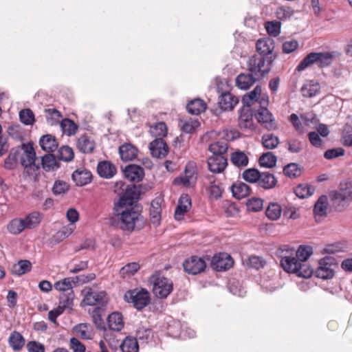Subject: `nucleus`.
<instances>
[{
	"label": "nucleus",
	"mask_w": 352,
	"mask_h": 352,
	"mask_svg": "<svg viewBox=\"0 0 352 352\" xmlns=\"http://www.w3.org/2000/svg\"><path fill=\"white\" fill-rule=\"evenodd\" d=\"M238 102L239 99L236 96L226 91L219 96L218 104L222 110L226 111L232 110Z\"/></svg>",
	"instance_id": "nucleus-20"
},
{
	"label": "nucleus",
	"mask_w": 352,
	"mask_h": 352,
	"mask_svg": "<svg viewBox=\"0 0 352 352\" xmlns=\"http://www.w3.org/2000/svg\"><path fill=\"white\" fill-rule=\"evenodd\" d=\"M258 77L252 73L241 74L236 78V83L241 89H249L256 80Z\"/></svg>",
	"instance_id": "nucleus-28"
},
{
	"label": "nucleus",
	"mask_w": 352,
	"mask_h": 352,
	"mask_svg": "<svg viewBox=\"0 0 352 352\" xmlns=\"http://www.w3.org/2000/svg\"><path fill=\"white\" fill-rule=\"evenodd\" d=\"M97 172L100 177L109 179L116 173V168L110 162L102 161L98 163Z\"/></svg>",
	"instance_id": "nucleus-24"
},
{
	"label": "nucleus",
	"mask_w": 352,
	"mask_h": 352,
	"mask_svg": "<svg viewBox=\"0 0 352 352\" xmlns=\"http://www.w3.org/2000/svg\"><path fill=\"white\" fill-rule=\"evenodd\" d=\"M113 212L114 215L118 217L122 230L132 232L142 229L145 225L143 216L135 210L133 207H121L120 210Z\"/></svg>",
	"instance_id": "nucleus-1"
},
{
	"label": "nucleus",
	"mask_w": 352,
	"mask_h": 352,
	"mask_svg": "<svg viewBox=\"0 0 352 352\" xmlns=\"http://www.w3.org/2000/svg\"><path fill=\"white\" fill-rule=\"evenodd\" d=\"M119 154L123 161H131L138 155V149L130 143H124L119 147Z\"/></svg>",
	"instance_id": "nucleus-25"
},
{
	"label": "nucleus",
	"mask_w": 352,
	"mask_h": 352,
	"mask_svg": "<svg viewBox=\"0 0 352 352\" xmlns=\"http://www.w3.org/2000/svg\"><path fill=\"white\" fill-rule=\"evenodd\" d=\"M36 153L31 145L23 146V153L21 157V162L25 168H32L35 166Z\"/></svg>",
	"instance_id": "nucleus-21"
},
{
	"label": "nucleus",
	"mask_w": 352,
	"mask_h": 352,
	"mask_svg": "<svg viewBox=\"0 0 352 352\" xmlns=\"http://www.w3.org/2000/svg\"><path fill=\"white\" fill-rule=\"evenodd\" d=\"M32 270V263L28 260H20L17 263L13 265L11 272L12 274L20 276Z\"/></svg>",
	"instance_id": "nucleus-32"
},
{
	"label": "nucleus",
	"mask_w": 352,
	"mask_h": 352,
	"mask_svg": "<svg viewBox=\"0 0 352 352\" xmlns=\"http://www.w3.org/2000/svg\"><path fill=\"white\" fill-rule=\"evenodd\" d=\"M281 212V207L279 204L271 203L269 204L265 213L266 216L269 219L272 220H276L280 217Z\"/></svg>",
	"instance_id": "nucleus-57"
},
{
	"label": "nucleus",
	"mask_w": 352,
	"mask_h": 352,
	"mask_svg": "<svg viewBox=\"0 0 352 352\" xmlns=\"http://www.w3.org/2000/svg\"><path fill=\"white\" fill-rule=\"evenodd\" d=\"M327 197L322 195L318 199L314 208V212L316 216L322 217L326 215L327 210Z\"/></svg>",
	"instance_id": "nucleus-44"
},
{
	"label": "nucleus",
	"mask_w": 352,
	"mask_h": 352,
	"mask_svg": "<svg viewBox=\"0 0 352 352\" xmlns=\"http://www.w3.org/2000/svg\"><path fill=\"white\" fill-rule=\"evenodd\" d=\"M114 191L120 198L114 203L113 210H120L121 207H133L140 196V191L135 185H126L121 181L115 184Z\"/></svg>",
	"instance_id": "nucleus-2"
},
{
	"label": "nucleus",
	"mask_w": 352,
	"mask_h": 352,
	"mask_svg": "<svg viewBox=\"0 0 352 352\" xmlns=\"http://www.w3.org/2000/svg\"><path fill=\"white\" fill-rule=\"evenodd\" d=\"M239 126L241 129H253L252 115L248 107L243 108L239 111Z\"/></svg>",
	"instance_id": "nucleus-26"
},
{
	"label": "nucleus",
	"mask_w": 352,
	"mask_h": 352,
	"mask_svg": "<svg viewBox=\"0 0 352 352\" xmlns=\"http://www.w3.org/2000/svg\"><path fill=\"white\" fill-rule=\"evenodd\" d=\"M25 228L23 219H14L7 226V229L12 234H19Z\"/></svg>",
	"instance_id": "nucleus-48"
},
{
	"label": "nucleus",
	"mask_w": 352,
	"mask_h": 352,
	"mask_svg": "<svg viewBox=\"0 0 352 352\" xmlns=\"http://www.w3.org/2000/svg\"><path fill=\"white\" fill-rule=\"evenodd\" d=\"M23 220L25 228L32 229L37 226L41 221V216L38 212H33L25 217Z\"/></svg>",
	"instance_id": "nucleus-50"
},
{
	"label": "nucleus",
	"mask_w": 352,
	"mask_h": 352,
	"mask_svg": "<svg viewBox=\"0 0 352 352\" xmlns=\"http://www.w3.org/2000/svg\"><path fill=\"white\" fill-rule=\"evenodd\" d=\"M122 352H138L139 345L137 338L131 336L126 337L120 344Z\"/></svg>",
	"instance_id": "nucleus-37"
},
{
	"label": "nucleus",
	"mask_w": 352,
	"mask_h": 352,
	"mask_svg": "<svg viewBox=\"0 0 352 352\" xmlns=\"http://www.w3.org/2000/svg\"><path fill=\"white\" fill-rule=\"evenodd\" d=\"M182 131L186 133H193L200 126L197 119H186L180 121Z\"/></svg>",
	"instance_id": "nucleus-41"
},
{
	"label": "nucleus",
	"mask_w": 352,
	"mask_h": 352,
	"mask_svg": "<svg viewBox=\"0 0 352 352\" xmlns=\"http://www.w3.org/2000/svg\"><path fill=\"white\" fill-rule=\"evenodd\" d=\"M124 174L126 178L133 182H139L144 175V169L137 165L131 164L126 166Z\"/></svg>",
	"instance_id": "nucleus-19"
},
{
	"label": "nucleus",
	"mask_w": 352,
	"mask_h": 352,
	"mask_svg": "<svg viewBox=\"0 0 352 352\" xmlns=\"http://www.w3.org/2000/svg\"><path fill=\"white\" fill-rule=\"evenodd\" d=\"M191 207V199L188 195H182L179 201L177 208L175 211V218L177 221L183 219L184 214Z\"/></svg>",
	"instance_id": "nucleus-18"
},
{
	"label": "nucleus",
	"mask_w": 352,
	"mask_h": 352,
	"mask_svg": "<svg viewBox=\"0 0 352 352\" xmlns=\"http://www.w3.org/2000/svg\"><path fill=\"white\" fill-rule=\"evenodd\" d=\"M228 144L224 141H217L210 144L209 151L213 155H221L226 153L228 150Z\"/></svg>",
	"instance_id": "nucleus-51"
},
{
	"label": "nucleus",
	"mask_w": 352,
	"mask_h": 352,
	"mask_svg": "<svg viewBox=\"0 0 352 352\" xmlns=\"http://www.w3.org/2000/svg\"><path fill=\"white\" fill-rule=\"evenodd\" d=\"M320 86L318 82L310 80L303 85L301 93L304 97L312 98L320 91Z\"/></svg>",
	"instance_id": "nucleus-31"
},
{
	"label": "nucleus",
	"mask_w": 352,
	"mask_h": 352,
	"mask_svg": "<svg viewBox=\"0 0 352 352\" xmlns=\"http://www.w3.org/2000/svg\"><path fill=\"white\" fill-rule=\"evenodd\" d=\"M150 133L155 138L163 139L167 134L166 124L163 122H157L151 127Z\"/></svg>",
	"instance_id": "nucleus-49"
},
{
	"label": "nucleus",
	"mask_w": 352,
	"mask_h": 352,
	"mask_svg": "<svg viewBox=\"0 0 352 352\" xmlns=\"http://www.w3.org/2000/svg\"><path fill=\"white\" fill-rule=\"evenodd\" d=\"M72 177L76 185L80 186L89 184L92 179L91 172L84 168L77 169L73 173Z\"/></svg>",
	"instance_id": "nucleus-22"
},
{
	"label": "nucleus",
	"mask_w": 352,
	"mask_h": 352,
	"mask_svg": "<svg viewBox=\"0 0 352 352\" xmlns=\"http://www.w3.org/2000/svg\"><path fill=\"white\" fill-rule=\"evenodd\" d=\"M9 343L13 350L19 351L24 346L25 340L19 332L14 331L10 336Z\"/></svg>",
	"instance_id": "nucleus-45"
},
{
	"label": "nucleus",
	"mask_w": 352,
	"mask_h": 352,
	"mask_svg": "<svg viewBox=\"0 0 352 352\" xmlns=\"http://www.w3.org/2000/svg\"><path fill=\"white\" fill-rule=\"evenodd\" d=\"M335 56V52H311L307 55L296 67V70L302 72L308 67L316 63L320 67L331 65Z\"/></svg>",
	"instance_id": "nucleus-3"
},
{
	"label": "nucleus",
	"mask_w": 352,
	"mask_h": 352,
	"mask_svg": "<svg viewBox=\"0 0 352 352\" xmlns=\"http://www.w3.org/2000/svg\"><path fill=\"white\" fill-rule=\"evenodd\" d=\"M60 128L63 133L71 136L77 132L78 125L72 120L65 118L60 122Z\"/></svg>",
	"instance_id": "nucleus-46"
},
{
	"label": "nucleus",
	"mask_w": 352,
	"mask_h": 352,
	"mask_svg": "<svg viewBox=\"0 0 352 352\" xmlns=\"http://www.w3.org/2000/svg\"><path fill=\"white\" fill-rule=\"evenodd\" d=\"M74 294L73 292L69 293H62L59 297V305L63 307L71 308L73 304Z\"/></svg>",
	"instance_id": "nucleus-63"
},
{
	"label": "nucleus",
	"mask_w": 352,
	"mask_h": 352,
	"mask_svg": "<svg viewBox=\"0 0 352 352\" xmlns=\"http://www.w3.org/2000/svg\"><path fill=\"white\" fill-rule=\"evenodd\" d=\"M313 248L309 245H301L296 251V257L300 262H305L312 255Z\"/></svg>",
	"instance_id": "nucleus-55"
},
{
	"label": "nucleus",
	"mask_w": 352,
	"mask_h": 352,
	"mask_svg": "<svg viewBox=\"0 0 352 352\" xmlns=\"http://www.w3.org/2000/svg\"><path fill=\"white\" fill-rule=\"evenodd\" d=\"M261 174L256 168H248L243 172L242 177L245 182L254 184L258 181Z\"/></svg>",
	"instance_id": "nucleus-54"
},
{
	"label": "nucleus",
	"mask_w": 352,
	"mask_h": 352,
	"mask_svg": "<svg viewBox=\"0 0 352 352\" xmlns=\"http://www.w3.org/2000/svg\"><path fill=\"white\" fill-rule=\"evenodd\" d=\"M20 121L25 125H32L35 121L34 113L30 109H24L19 111Z\"/></svg>",
	"instance_id": "nucleus-56"
},
{
	"label": "nucleus",
	"mask_w": 352,
	"mask_h": 352,
	"mask_svg": "<svg viewBox=\"0 0 352 352\" xmlns=\"http://www.w3.org/2000/svg\"><path fill=\"white\" fill-rule=\"evenodd\" d=\"M76 336L84 340H91L94 336L93 328L90 324L80 323L76 325L73 329Z\"/></svg>",
	"instance_id": "nucleus-29"
},
{
	"label": "nucleus",
	"mask_w": 352,
	"mask_h": 352,
	"mask_svg": "<svg viewBox=\"0 0 352 352\" xmlns=\"http://www.w3.org/2000/svg\"><path fill=\"white\" fill-rule=\"evenodd\" d=\"M231 190L235 198L241 199L250 195V188L246 184L239 182L232 184Z\"/></svg>",
	"instance_id": "nucleus-30"
},
{
	"label": "nucleus",
	"mask_w": 352,
	"mask_h": 352,
	"mask_svg": "<svg viewBox=\"0 0 352 352\" xmlns=\"http://www.w3.org/2000/svg\"><path fill=\"white\" fill-rule=\"evenodd\" d=\"M273 60L268 56L254 54L249 57L247 61L248 69L258 78L267 74L271 69Z\"/></svg>",
	"instance_id": "nucleus-5"
},
{
	"label": "nucleus",
	"mask_w": 352,
	"mask_h": 352,
	"mask_svg": "<svg viewBox=\"0 0 352 352\" xmlns=\"http://www.w3.org/2000/svg\"><path fill=\"white\" fill-rule=\"evenodd\" d=\"M140 265L138 263H130L122 267L120 270V275L122 278L130 277L135 274L140 270Z\"/></svg>",
	"instance_id": "nucleus-53"
},
{
	"label": "nucleus",
	"mask_w": 352,
	"mask_h": 352,
	"mask_svg": "<svg viewBox=\"0 0 352 352\" xmlns=\"http://www.w3.org/2000/svg\"><path fill=\"white\" fill-rule=\"evenodd\" d=\"M231 162L236 167H245L248 166L249 160L247 155L242 151H238L232 153Z\"/></svg>",
	"instance_id": "nucleus-40"
},
{
	"label": "nucleus",
	"mask_w": 352,
	"mask_h": 352,
	"mask_svg": "<svg viewBox=\"0 0 352 352\" xmlns=\"http://www.w3.org/2000/svg\"><path fill=\"white\" fill-rule=\"evenodd\" d=\"M330 196L334 205L344 208L352 200V190L348 186L341 187L331 192Z\"/></svg>",
	"instance_id": "nucleus-10"
},
{
	"label": "nucleus",
	"mask_w": 352,
	"mask_h": 352,
	"mask_svg": "<svg viewBox=\"0 0 352 352\" xmlns=\"http://www.w3.org/2000/svg\"><path fill=\"white\" fill-rule=\"evenodd\" d=\"M151 155L156 158H164L168 153V146L162 138H155L149 144Z\"/></svg>",
	"instance_id": "nucleus-13"
},
{
	"label": "nucleus",
	"mask_w": 352,
	"mask_h": 352,
	"mask_svg": "<svg viewBox=\"0 0 352 352\" xmlns=\"http://www.w3.org/2000/svg\"><path fill=\"white\" fill-rule=\"evenodd\" d=\"M258 182L261 187L265 189H270L276 186L277 181L273 174L263 172L261 173Z\"/></svg>",
	"instance_id": "nucleus-34"
},
{
	"label": "nucleus",
	"mask_w": 352,
	"mask_h": 352,
	"mask_svg": "<svg viewBox=\"0 0 352 352\" xmlns=\"http://www.w3.org/2000/svg\"><path fill=\"white\" fill-rule=\"evenodd\" d=\"M84 298L82 303L87 306L104 305L107 301V293L104 291H94L90 287L83 289Z\"/></svg>",
	"instance_id": "nucleus-9"
},
{
	"label": "nucleus",
	"mask_w": 352,
	"mask_h": 352,
	"mask_svg": "<svg viewBox=\"0 0 352 352\" xmlns=\"http://www.w3.org/2000/svg\"><path fill=\"white\" fill-rule=\"evenodd\" d=\"M41 164L45 171H53L58 168V165L54 155L48 153L41 157Z\"/></svg>",
	"instance_id": "nucleus-36"
},
{
	"label": "nucleus",
	"mask_w": 352,
	"mask_h": 352,
	"mask_svg": "<svg viewBox=\"0 0 352 352\" xmlns=\"http://www.w3.org/2000/svg\"><path fill=\"white\" fill-rule=\"evenodd\" d=\"M153 337V331L150 328L140 327L136 330V338L143 342H148Z\"/></svg>",
	"instance_id": "nucleus-60"
},
{
	"label": "nucleus",
	"mask_w": 352,
	"mask_h": 352,
	"mask_svg": "<svg viewBox=\"0 0 352 352\" xmlns=\"http://www.w3.org/2000/svg\"><path fill=\"white\" fill-rule=\"evenodd\" d=\"M109 328L116 331H120L124 327L122 315L119 312H114L108 317Z\"/></svg>",
	"instance_id": "nucleus-33"
},
{
	"label": "nucleus",
	"mask_w": 352,
	"mask_h": 352,
	"mask_svg": "<svg viewBox=\"0 0 352 352\" xmlns=\"http://www.w3.org/2000/svg\"><path fill=\"white\" fill-rule=\"evenodd\" d=\"M154 295L161 299L166 298L173 289V281L160 272H155L149 278Z\"/></svg>",
	"instance_id": "nucleus-4"
},
{
	"label": "nucleus",
	"mask_w": 352,
	"mask_h": 352,
	"mask_svg": "<svg viewBox=\"0 0 352 352\" xmlns=\"http://www.w3.org/2000/svg\"><path fill=\"white\" fill-rule=\"evenodd\" d=\"M185 186L195 184L197 179L196 165L193 162H188L185 168L184 175L179 178Z\"/></svg>",
	"instance_id": "nucleus-17"
},
{
	"label": "nucleus",
	"mask_w": 352,
	"mask_h": 352,
	"mask_svg": "<svg viewBox=\"0 0 352 352\" xmlns=\"http://www.w3.org/2000/svg\"><path fill=\"white\" fill-rule=\"evenodd\" d=\"M76 282L73 278H65L54 283V288L63 293H69L73 292V285Z\"/></svg>",
	"instance_id": "nucleus-42"
},
{
	"label": "nucleus",
	"mask_w": 352,
	"mask_h": 352,
	"mask_svg": "<svg viewBox=\"0 0 352 352\" xmlns=\"http://www.w3.org/2000/svg\"><path fill=\"white\" fill-rule=\"evenodd\" d=\"M183 266L185 272L188 274L195 275L202 272L206 265L203 258L192 256L184 262Z\"/></svg>",
	"instance_id": "nucleus-11"
},
{
	"label": "nucleus",
	"mask_w": 352,
	"mask_h": 352,
	"mask_svg": "<svg viewBox=\"0 0 352 352\" xmlns=\"http://www.w3.org/2000/svg\"><path fill=\"white\" fill-rule=\"evenodd\" d=\"M162 202L163 199L161 197H156L151 203L150 219L155 226H159L161 221Z\"/></svg>",
	"instance_id": "nucleus-14"
},
{
	"label": "nucleus",
	"mask_w": 352,
	"mask_h": 352,
	"mask_svg": "<svg viewBox=\"0 0 352 352\" xmlns=\"http://www.w3.org/2000/svg\"><path fill=\"white\" fill-rule=\"evenodd\" d=\"M76 146L80 152L83 153H90L94 150L96 144L90 136L82 135L78 138Z\"/></svg>",
	"instance_id": "nucleus-23"
},
{
	"label": "nucleus",
	"mask_w": 352,
	"mask_h": 352,
	"mask_svg": "<svg viewBox=\"0 0 352 352\" xmlns=\"http://www.w3.org/2000/svg\"><path fill=\"white\" fill-rule=\"evenodd\" d=\"M315 190L314 186L308 184H299L294 190L297 197L301 199L311 196Z\"/></svg>",
	"instance_id": "nucleus-52"
},
{
	"label": "nucleus",
	"mask_w": 352,
	"mask_h": 352,
	"mask_svg": "<svg viewBox=\"0 0 352 352\" xmlns=\"http://www.w3.org/2000/svg\"><path fill=\"white\" fill-rule=\"evenodd\" d=\"M124 300L133 303L134 307L141 310L147 306L151 301L150 293L146 289H135L126 292L124 294Z\"/></svg>",
	"instance_id": "nucleus-6"
},
{
	"label": "nucleus",
	"mask_w": 352,
	"mask_h": 352,
	"mask_svg": "<svg viewBox=\"0 0 352 352\" xmlns=\"http://www.w3.org/2000/svg\"><path fill=\"white\" fill-rule=\"evenodd\" d=\"M261 141L263 146L266 149L269 150L276 148L280 143L278 136L274 135L273 133H267L263 135Z\"/></svg>",
	"instance_id": "nucleus-43"
},
{
	"label": "nucleus",
	"mask_w": 352,
	"mask_h": 352,
	"mask_svg": "<svg viewBox=\"0 0 352 352\" xmlns=\"http://www.w3.org/2000/svg\"><path fill=\"white\" fill-rule=\"evenodd\" d=\"M276 156L272 152L263 153L259 158V164L265 168H272L276 166Z\"/></svg>",
	"instance_id": "nucleus-47"
},
{
	"label": "nucleus",
	"mask_w": 352,
	"mask_h": 352,
	"mask_svg": "<svg viewBox=\"0 0 352 352\" xmlns=\"http://www.w3.org/2000/svg\"><path fill=\"white\" fill-rule=\"evenodd\" d=\"M283 172L289 177H297L300 175V169L296 163H291L285 166Z\"/></svg>",
	"instance_id": "nucleus-64"
},
{
	"label": "nucleus",
	"mask_w": 352,
	"mask_h": 352,
	"mask_svg": "<svg viewBox=\"0 0 352 352\" xmlns=\"http://www.w3.org/2000/svg\"><path fill=\"white\" fill-rule=\"evenodd\" d=\"M209 170L214 173H221L226 167L227 159L221 155H212L208 160Z\"/></svg>",
	"instance_id": "nucleus-15"
},
{
	"label": "nucleus",
	"mask_w": 352,
	"mask_h": 352,
	"mask_svg": "<svg viewBox=\"0 0 352 352\" xmlns=\"http://www.w3.org/2000/svg\"><path fill=\"white\" fill-rule=\"evenodd\" d=\"M44 113L47 123L50 126L57 124L63 116L61 113L55 108L45 109Z\"/></svg>",
	"instance_id": "nucleus-38"
},
{
	"label": "nucleus",
	"mask_w": 352,
	"mask_h": 352,
	"mask_svg": "<svg viewBox=\"0 0 352 352\" xmlns=\"http://www.w3.org/2000/svg\"><path fill=\"white\" fill-rule=\"evenodd\" d=\"M186 108L190 114L199 115L206 110V104L203 100L197 98L189 102Z\"/></svg>",
	"instance_id": "nucleus-35"
},
{
	"label": "nucleus",
	"mask_w": 352,
	"mask_h": 352,
	"mask_svg": "<svg viewBox=\"0 0 352 352\" xmlns=\"http://www.w3.org/2000/svg\"><path fill=\"white\" fill-rule=\"evenodd\" d=\"M39 144L41 148L47 153L55 151L58 146L56 138L50 134L43 135L39 140Z\"/></svg>",
	"instance_id": "nucleus-27"
},
{
	"label": "nucleus",
	"mask_w": 352,
	"mask_h": 352,
	"mask_svg": "<svg viewBox=\"0 0 352 352\" xmlns=\"http://www.w3.org/2000/svg\"><path fill=\"white\" fill-rule=\"evenodd\" d=\"M74 153L72 148L68 146H61L57 153V157L65 162H69L73 160Z\"/></svg>",
	"instance_id": "nucleus-59"
},
{
	"label": "nucleus",
	"mask_w": 352,
	"mask_h": 352,
	"mask_svg": "<svg viewBox=\"0 0 352 352\" xmlns=\"http://www.w3.org/2000/svg\"><path fill=\"white\" fill-rule=\"evenodd\" d=\"M337 265V261L334 257L325 256L321 258L316 271V276L324 280L332 278L335 275Z\"/></svg>",
	"instance_id": "nucleus-8"
},
{
	"label": "nucleus",
	"mask_w": 352,
	"mask_h": 352,
	"mask_svg": "<svg viewBox=\"0 0 352 352\" xmlns=\"http://www.w3.org/2000/svg\"><path fill=\"white\" fill-rule=\"evenodd\" d=\"M233 260L231 256L226 253L220 254L212 258V263L218 271L230 269L233 265Z\"/></svg>",
	"instance_id": "nucleus-16"
},
{
	"label": "nucleus",
	"mask_w": 352,
	"mask_h": 352,
	"mask_svg": "<svg viewBox=\"0 0 352 352\" xmlns=\"http://www.w3.org/2000/svg\"><path fill=\"white\" fill-rule=\"evenodd\" d=\"M75 226L73 225H68L63 227L61 230H58L54 236V241L59 243L67 238L74 232Z\"/></svg>",
	"instance_id": "nucleus-58"
},
{
	"label": "nucleus",
	"mask_w": 352,
	"mask_h": 352,
	"mask_svg": "<svg viewBox=\"0 0 352 352\" xmlns=\"http://www.w3.org/2000/svg\"><path fill=\"white\" fill-rule=\"evenodd\" d=\"M313 272V269L310 267V265L307 263H302L300 262L294 274H296L299 277L308 278L311 276Z\"/></svg>",
	"instance_id": "nucleus-61"
},
{
	"label": "nucleus",
	"mask_w": 352,
	"mask_h": 352,
	"mask_svg": "<svg viewBox=\"0 0 352 352\" xmlns=\"http://www.w3.org/2000/svg\"><path fill=\"white\" fill-rule=\"evenodd\" d=\"M260 104L262 105L257 111L255 116L257 121L266 129L273 131L276 129V123L273 115L265 107L268 104V100L261 97Z\"/></svg>",
	"instance_id": "nucleus-7"
},
{
	"label": "nucleus",
	"mask_w": 352,
	"mask_h": 352,
	"mask_svg": "<svg viewBox=\"0 0 352 352\" xmlns=\"http://www.w3.org/2000/svg\"><path fill=\"white\" fill-rule=\"evenodd\" d=\"M300 261L295 257L284 256L280 260V265L283 270L287 272L294 273Z\"/></svg>",
	"instance_id": "nucleus-39"
},
{
	"label": "nucleus",
	"mask_w": 352,
	"mask_h": 352,
	"mask_svg": "<svg viewBox=\"0 0 352 352\" xmlns=\"http://www.w3.org/2000/svg\"><path fill=\"white\" fill-rule=\"evenodd\" d=\"M286 146L290 153H298L302 150L303 144L300 140L291 138L287 140Z\"/></svg>",
	"instance_id": "nucleus-62"
},
{
	"label": "nucleus",
	"mask_w": 352,
	"mask_h": 352,
	"mask_svg": "<svg viewBox=\"0 0 352 352\" xmlns=\"http://www.w3.org/2000/svg\"><path fill=\"white\" fill-rule=\"evenodd\" d=\"M257 55L268 56L274 60L275 56L273 54L274 49V41L271 38H262L257 41L256 45Z\"/></svg>",
	"instance_id": "nucleus-12"
}]
</instances>
